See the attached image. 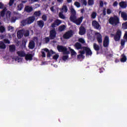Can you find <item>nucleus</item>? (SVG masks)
I'll use <instances>...</instances> for the list:
<instances>
[{
	"instance_id": "393cba45",
	"label": "nucleus",
	"mask_w": 127,
	"mask_h": 127,
	"mask_svg": "<svg viewBox=\"0 0 127 127\" xmlns=\"http://www.w3.org/2000/svg\"><path fill=\"white\" fill-rule=\"evenodd\" d=\"M121 57H122V58H121L120 60L121 62H122V63H125V62H127V57L124 54L121 55Z\"/></svg>"
},
{
	"instance_id": "c85d7f7f",
	"label": "nucleus",
	"mask_w": 127,
	"mask_h": 127,
	"mask_svg": "<svg viewBox=\"0 0 127 127\" xmlns=\"http://www.w3.org/2000/svg\"><path fill=\"white\" fill-rule=\"evenodd\" d=\"M11 15V12L10 11H7L6 13V18L7 20L10 19V16Z\"/></svg>"
},
{
	"instance_id": "9b49d317",
	"label": "nucleus",
	"mask_w": 127,
	"mask_h": 127,
	"mask_svg": "<svg viewBox=\"0 0 127 127\" xmlns=\"http://www.w3.org/2000/svg\"><path fill=\"white\" fill-rule=\"evenodd\" d=\"M60 24H61V20L57 19L51 24V27L55 28V27H56V26H59Z\"/></svg>"
},
{
	"instance_id": "c756f323",
	"label": "nucleus",
	"mask_w": 127,
	"mask_h": 127,
	"mask_svg": "<svg viewBox=\"0 0 127 127\" xmlns=\"http://www.w3.org/2000/svg\"><path fill=\"white\" fill-rule=\"evenodd\" d=\"M70 21H72V22H75V20H76V18L77 17H76V14L71 15L70 16Z\"/></svg>"
},
{
	"instance_id": "3c124183",
	"label": "nucleus",
	"mask_w": 127,
	"mask_h": 127,
	"mask_svg": "<svg viewBox=\"0 0 127 127\" xmlns=\"http://www.w3.org/2000/svg\"><path fill=\"white\" fill-rule=\"evenodd\" d=\"M42 18L43 20H44V21H46V20H47V16H46V15L45 14L43 15L42 16Z\"/></svg>"
},
{
	"instance_id": "1a4fd4ad",
	"label": "nucleus",
	"mask_w": 127,
	"mask_h": 127,
	"mask_svg": "<svg viewBox=\"0 0 127 127\" xmlns=\"http://www.w3.org/2000/svg\"><path fill=\"white\" fill-rule=\"evenodd\" d=\"M110 44V39L109 36H106L103 41V46L105 48L109 47V44Z\"/></svg>"
},
{
	"instance_id": "b1692460",
	"label": "nucleus",
	"mask_w": 127,
	"mask_h": 127,
	"mask_svg": "<svg viewBox=\"0 0 127 127\" xmlns=\"http://www.w3.org/2000/svg\"><path fill=\"white\" fill-rule=\"evenodd\" d=\"M37 24L40 28H43V26H44V22L42 20H40L37 21Z\"/></svg>"
},
{
	"instance_id": "2f4dec72",
	"label": "nucleus",
	"mask_w": 127,
	"mask_h": 127,
	"mask_svg": "<svg viewBox=\"0 0 127 127\" xmlns=\"http://www.w3.org/2000/svg\"><path fill=\"white\" fill-rule=\"evenodd\" d=\"M34 15L36 17H39L41 15V11L40 10L35 11L34 13Z\"/></svg>"
},
{
	"instance_id": "39448f33",
	"label": "nucleus",
	"mask_w": 127,
	"mask_h": 127,
	"mask_svg": "<svg viewBox=\"0 0 127 127\" xmlns=\"http://www.w3.org/2000/svg\"><path fill=\"white\" fill-rule=\"evenodd\" d=\"M74 33H73V30H70L66 32L63 35L64 39H70L72 36H73Z\"/></svg>"
},
{
	"instance_id": "f704fd0d",
	"label": "nucleus",
	"mask_w": 127,
	"mask_h": 127,
	"mask_svg": "<svg viewBox=\"0 0 127 127\" xmlns=\"http://www.w3.org/2000/svg\"><path fill=\"white\" fill-rule=\"evenodd\" d=\"M96 17H97V12H96L95 11L92 12L91 15V18H92L93 19H95V18H96Z\"/></svg>"
},
{
	"instance_id": "e433bc0d",
	"label": "nucleus",
	"mask_w": 127,
	"mask_h": 127,
	"mask_svg": "<svg viewBox=\"0 0 127 127\" xmlns=\"http://www.w3.org/2000/svg\"><path fill=\"white\" fill-rule=\"evenodd\" d=\"M23 4L20 3V4L17 5V10H21L22 8H23Z\"/></svg>"
},
{
	"instance_id": "774afa93",
	"label": "nucleus",
	"mask_w": 127,
	"mask_h": 127,
	"mask_svg": "<svg viewBox=\"0 0 127 127\" xmlns=\"http://www.w3.org/2000/svg\"><path fill=\"white\" fill-rule=\"evenodd\" d=\"M43 50H44V51H45V52H47V53L49 51V50L47 48H45V49H43Z\"/></svg>"
},
{
	"instance_id": "a211bd4d",
	"label": "nucleus",
	"mask_w": 127,
	"mask_h": 127,
	"mask_svg": "<svg viewBox=\"0 0 127 127\" xmlns=\"http://www.w3.org/2000/svg\"><path fill=\"white\" fill-rule=\"evenodd\" d=\"M35 47V43H34V41H31L28 45V48L29 49H33Z\"/></svg>"
},
{
	"instance_id": "f8f14e48",
	"label": "nucleus",
	"mask_w": 127,
	"mask_h": 127,
	"mask_svg": "<svg viewBox=\"0 0 127 127\" xmlns=\"http://www.w3.org/2000/svg\"><path fill=\"white\" fill-rule=\"evenodd\" d=\"M83 19H84V16H82L78 19H76L74 21V23L76 24V25H80L81 23H82V21H83Z\"/></svg>"
},
{
	"instance_id": "13d9d810",
	"label": "nucleus",
	"mask_w": 127,
	"mask_h": 127,
	"mask_svg": "<svg viewBox=\"0 0 127 127\" xmlns=\"http://www.w3.org/2000/svg\"><path fill=\"white\" fill-rule=\"evenodd\" d=\"M100 7H103L104 6V2L102 0L99 1Z\"/></svg>"
},
{
	"instance_id": "cd10ccee",
	"label": "nucleus",
	"mask_w": 127,
	"mask_h": 127,
	"mask_svg": "<svg viewBox=\"0 0 127 127\" xmlns=\"http://www.w3.org/2000/svg\"><path fill=\"white\" fill-rule=\"evenodd\" d=\"M53 54H55V52H54L53 50H51L50 51H49L47 52V57L50 58V57H51V55H53Z\"/></svg>"
},
{
	"instance_id": "052dcab7",
	"label": "nucleus",
	"mask_w": 127,
	"mask_h": 127,
	"mask_svg": "<svg viewBox=\"0 0 127 127\" xmlns=\"http://www.w3.org/2000/svg\"><path fill=\"white\" fill-rule=\"evenodd\" d=\"M107 14H111L112 13V10L111 9H107Z\"/></svg>"
},
{
	"instance_id": "603ef678",
	"label": "nucleus",
	"mask_w": 127,
	"mask_h": 127,
	"mask_svg": "<svg viewBox=\"0 0 127 127\" xmlns=\"http://www.w3.org/2000/svg\"><path fill=\"white\" fill-rule=\"evenodd\" d=\"M3 42L6 44H9L10 43V41H9V40H8L7 39H4L3 40Z\"/></svg>"
},
{
	"instance_id": "8fccbe9b",
	"label": "nucleus",
	"mask_w": 127,
	"mask_h": 127,
	"mask_svg": "<svg viewBox=\"0 0 127 127\" xmlns=\"http://www.w3.org/2000/svg\"><path fill=\"white\" fill-rule=\"evenodd\" d=\"M58 58H59V55L58 54L54 55L53 57V59H54V60H57Z\"/></svg>"
},
{
	"instance_id": "aec40b11",
	"label": "nucleus",
	"mask_w": 127,
	"mask_h": 127,
	"mask_svg": "<svg viewBox=\"0 0 127 127\" xmlns=\"http://www.w3.org/2000/svg\"><path fill=\"white\" fill-rule=\"evenodd\" d=\"M93 48L95 51H97V54H99V52L100 51V46H99L96 43L93 44Z\"/></svg>"
},
{
	"instance_id": "338daca9",
	"label": "nucleus",
	"mask_w": 127,
	"mask_h": 127,
	"mask_svg": "<svg viewBox=\"0 0 127 127\" xmlns=\"http://www.w3.org/2000/svg\"><path fill=\"white\" fill-rule=\"evenodd\" d=\"M12 29H13V27H12L11 26H8V30H9V31L12 30Z\"/></svg>"
},
{
	"instance_id": "bb28decb",
	"label": "nucleus",
	"mask_w": 127,
	"mask_h": 127,
	"mask_svg": "<svg viewBox=\"0 0 127 127\" xmlns=\"http://www.w3.org/2000/svg\"><path fill=\"white\" fill-rule=\"evenodd\" d=\"M6 10H7V9L5 7L0 12V16H1V17H4V15H5V12H6Z\"/></svg>"
},
{
	"instance_id": "49530a36",
	"label": "nucleus",
	"mask_w": 127,
	"mask_h": 127,
	"mask_svg": "<svg viewBox=\"0 0 127 127\" xmlns=\"http://www.w3.org/2000/svg\"><path fill=\"white\" fill-rule=\"evenodd\" d=\"M85 58V57L83 55H81L80 54L78 55H77V59H84Z\"/></svg>"
},
{
	"instance_id": "09e8293b",
	"label": "nucleus",
	"mask_w": 127,
	"mask_h": 127,
	"mask_svg": "<svg viewBox=\"0 0 127 127\" xmlns=\"http://www.w3.org/2000/svg\"><path fill=\"white\" fill-rule=\"evenodd\" d=\"M78 41L82 44H84V43H85V40H84L83 38H79L78 39Z\"/></svg>"
},
{
	"instance_id": "72a5a7b5",
	"label": "nucleus",
	"mask_w": 127,
	"mask_h": 127,
	"mask_svg": "<svg viewBox=\"0 0 127 127\" xmlns=\"http://www.w3.org/2000/svg\"><path fill=\"white\" fill-rule=\"evenodd\" d=\"M69 9L70 10L71 15L76 14V10H75V9H74V8H73V6H71Z\"/></svg>"
},
{
	"instance_id": "4c0bfd02",
	"label": "nucleus",
	"mask_w": 127,
	"mask_h": 127,
	"mask_svg": "<svg viewBox=\"0 0 127 127\" xmlns=\"http://www.w3.org/2000/svg\"><path fill=\"white\" fill-rule=\"evenodd\" d=\"M65 28H66V26H65V25H63L59 27V30L60 31H63V30L65 29Z\"/></svg>"
},
{
	"instance_id": "c03bdc74",
	"label": "nucleus",
	"mask_w": 127,
	"mask_h": 127,
	"mask_svg": "<svg viewBox=\"0 0 127 127\" xmlns=\"http://www.w3.org/2000/svg\"><path fill=\"white\" fill-rule=\"evenodd\" d=\"M74 5L76 6V7H80L81 6V4H80V2L78 1H75L74 3Z\"/></svg>"
},
{
	"instance_id": "423d86ee",
	"label": "nucleus",
	"mask_w": 127,
	"mask_h": 127,
	"mask_svg": "<svg viewBox=\"0 0 127 127\" xmlns=\"http://www.w3.org/2000/svg\"><path fill=\"white\" fill-rule=\"evenodd\" d=\"M56 35H57V32L55 30V28L52 29L50 31L49 38L51 40H53L56 38Z\"/></svg>"
},
{
	"instance_id": "69168bd1",
	"label": "nucleus",
	"mask_w": 127,
	"mask_h": 127,
	"mask_svg": "<svg viewBox=\"0 0 127 127\" xmlns=\"http://www.w3.org/2000/svg\"><path fill=\"white\" fill-rule=\"evenodd\" d=\"M4 5H3V4L1 2H0V9H2V8H3V6Z\"/></svg>"
},
{
	"instance_id": "4d7b16f0",
	"label": "nucleus",
	"mask_w": 127,
	"mask_h": 127,
	"mask_svg": "<svg viewBox=\"0 0 127 127\" xmlns=\"http://www.w3.org/2000/svg\"><path fill=\"white\" fill-rule=\"evenodd\" d=\"M13 2H14V0H10L9 2V6H12V4H13Z\"/></svg>"
},
{
	"instance_id": "7c9ffc66",
	"label": "nucleus",
	"mask_w": 127,
	"mask_h": 127,
	"mask_svg": "<svg viewBox=\"0 0 127 127\" xmlns=\"http://www.w3.org/2000/svg\"><path fill=\"white\" fill-rule=\"evenodd\" d=\"M6 48V46L4 44L3 42H0V49H5Z\"/></svg>"
},
{
	"instance_id": "a19ab883",
	"label": "nucleus",
	"mask_w": 127,
	"mask_h": 127,
	"mask_svg": "<svg viewBox=\"0 0 127 127\" xmlns=\"http://www.w3.org/2000/svg\"><path fill=\"white\" fill-rule=\"evenodd\" d=\"M70 51L71 52V56H74V55H76L77 54V53H76V52H75V51L71 48H70Z\"/></svg>"
},
{
	"instance_id": "6e6552de",
	"label": "nucleus",
	"mask_w": 127,
	"mask_h": 127,
	"mask_svg": "<svg viewBox=\"0 0 127 127\" xmlns=\"http://www.w3.org/2000/svg\"><path fill=\"white\" fill-rule=\"evenodd\" d=\"M95 35L97 36L96 39L99 44H102V42H103V39H102L103 37L102 36V35L101 34V33L99 32H96L95 33Z\"/></svg>"
},
{
	"instance_id": "c9c22d12",
	"label": "nucleus",
	"mask_w": 127,
	"mask_h": 127,
	"mask_svg": "<svg viewBox=\"0 0 127 127\" xmlns=\"http://www.w3.org/2000/svg\"><path fill=\"white\" fill-rule=\"evenodd\" d=\"M22 48H26V41L22 40V45H21Z\"/></svg>"
},
{
	"instance_id": "f03ea898",
	"label": "nucleus",
	"mask_w": 127,
	"mask_h": 127,
	"mask_svg": "<svg viewBox=\"0 0 127 127\" xmlns=\"http://www.w3.org/2000/svg\"><path fill=\"white\" fill-rule=\"evenodd\" d=\"M34 20H35V16H31L28 18H27L25 20H23L21 23L23 26L26 25V24H31V23H33L34 22Z\"/></svg>"
},
{
	"instance_id": "5fc2aeb1",
	"label": "nucleus",
	"mask_w": 127,
	"mask_h": 127,
	"mask_svg": "<svg viewBox=\"0 0 127 127\" xmlns=\"http://www.w3.org/2000/svg\"><path fill=\"white\" fill-rule=\"evenodd\" d=\"M121 46H125V44H126V41H125V40H121Z\"/></svg>"
},
{
	"instance_id": "6e6d98bb",
	"label": "nucleus",
	"mask_w": 127,
	"mask_h": 127,
	"mask_svg": "<svg viewBox=\"0 0 127 127\" xmlns=\"http://www.w3.org/2000/svg\"><path fill=\"white\" fill-rule=\"evenodd\" d=\"M81 2H82V4H83V5H85V6H86V5H87V0H81Z\"/></svg>"
},
{
	"instance_id": "79ce46f5",
	"label": "nucleus",
	"mask_w": 127,
	"mask_h": 127,
	"mask_svg": "<svg viewBox=\"0 0 127 127\" xmlns=\"http://www.w3.org/2000/svg\"><path fill=\"white\" fill-rule=\"evenodd\" d=\"M122 28L123 29H127V22L122 24Z\"/></svg>"
},
{
	"instance_id": "ddd939ff",
	"label": "nucleus",
	"mask_w": 127,
	"mask_h": 127,
	"mask_svg": "<svg viewBox=\"0 0 127 127\" xmlns=\"http://www.w3.org/2000/svg\"><path fill=\"white\" fill-rule=\"evenodd\" d=\"M86 33V29L83 26H81L79 28V34L80 35H84Z\"/></svg>"
},
{
	"instance_id": "4468645a",
	"label": "nucleus",
	"mask_w": 127,
	"mask_h": 127,
	"mask_svg": "<svg viewBox=\"0 0 127 127\" xmlns=\"http://www.w3.org/2000/svg\"><path fill=\"white\" fill-rule=\"evenodd\" d=\"M75 48L77 49V50H80V49H83V47H82V45L79 43L76 42L74 45Z\"/></svg>"
},
{
	"instance_id": "680f3d73",
	"label": "nucleus",
	"mask_w": 127,
	"mask_h": 127,
	"mask_svg": "<svg viewBox=\"0 0 127 127\" xmlns=\"http://www.w3.org/2000/svg\"><path fill=\"white\" fill-rule=\"evenodd\" d=\"M103 14L104 16H106V8H103Z\"/></svg>"
},
{
	"instance_id": "864d4df0",
	"label": "nucleus",
	"mask_w": 127,
	"mask_h": 127,
	"mask_svg": "<svg viewBox=\"0 0 127 127\" xmlns=\"http://www.w3.org/2000/svg\"><path fill=\"white\" fill-rule=\"evenodd\" d=\"M45 41L46 43H48V42H49V41H50V38L47 37L45 38Z\"/></svg>"
},
{
	"instance_id": "f3484780",
	"label": "nucleus",
	"mask_w": 127,
	"mask_h": 127,
	"mask_svg": "<svg viewBox=\"0 0 127 127\" xmlns=\"http://www.w3.org/2000/svg\"><path fill=\"white\" fill-rule=\"evenodd\" d=\"M23 34H24L23 31H22V30H20L17 33V36L18 38L20 39V38H22L23 37Z\"/></svg>"
},
{
	"instance_id": "20e7f679",
	"label": "nucleus",
	"mask_w": 127,
	"mask_h": 127,
	"mask_svg": "<svg viewBox=\"0 0 127 127\" xmlns=\"http://www.w3.org/2000/svg\"><path fill=\"white\" fill-rule=\"evenodd\" d=\"M111 36H114L115 41H120L121 37L122 36V31H121L120 29H118L117 30L115 35L114 34H111Z\"/></svg>"
},
{
	"instance_id": "dca6fc26",
	"label": "nucleus",
	"mask_w": 127,
	"mask_h": 127,
	"mask_svg": "<svg viewBox=\"0 0 127 127\" xmlns=\"http://www.w3.org/2000/svg\"><path fill=\"white\" fill-rule=\"evenodd\" d=\"M33 57V55L31 54H26L25 56V59L27 61H28V60H32Z\"/></svg>"
},
{
	"instance_id": "0e129e2a",
	"label": "nucleus",
	"mask_w": 127,
	"mask_h": 127,
	"mask_svg": "<svg viewBox=\"0 0 127 127\" xmlns=\"http://www.w3.org/2000/svg\"><path fill=\"white\" fill-rule=\"evenodd\" d=\"M118 1H115L114 3H113V6H118Z\"/></svg>"
},
{
	"instance_id": "412c9836",
	"label": "nucleus",
	"mask_w": 127,
	"mask_h": 127,
	"mask_svg": "<svg viewBox=\"0 0 127 127\" xmlns=\"http://www.w3.org/2000/svg\"><path fill=\"white\" fill-rule=\"evenodd\" d=\"M121 17H122V18H123V20H127V14L126 12H122V11H120L119 13H121Z\"/></svg>"
},
{
	"instance_id": "37998d69",
	"label": "nucleus",
	"mask_w": 127,
	"mask_h": 127,
	"mask_svg": "<svg viewBox=\"0 0 127 127\" xmlns=\"http://www.w3.org/2000/svg\"><path fill=\"white\" fill-rule=\"evenodd\" d=\"M69 58V56L68 55L66 56H63L62 57V60L63 61H66V60H68V58Z\"/></svg>"
},
{
	"instance_id": "2eb2a0df",
	"label": "nucleus",
	"mask_w": 127,
	"mask_h": 127,
	"mask_svg": "<svg viewBox=\"0 0 127 127\" xmlns=\"http://www.w3.org/2000/svg\"><path fill=\"white\" fill-rule=\"evenodd\" d=\"M119 5L120 7H121V8H123V9L127 8V2L122 1L119 3Z\"/></svg>"
},
{
	"instance_id": "5701e85b",
	"label": "nucleus",
	"mask_w": 127,
	"mask_h": 127,
	"mask_svg": "<svg viewBox=\"0 0 127 127\" xmlns=\"http://www.w3.org/2000/svg\"><path fill=\"white\" fill-rule=\"evenodd\" d=\"M17 54L20 57H25V55L26 54H25V52H24V51H20L17 52Z\"/></svg>"
},
{
	"instance_id": "4be33fe9",
	"label": "nucleus",
	"mask_w": 127,
	"mask_h": 127,
	"mask_svg": "<svg viewBox=\"0 0 127 127\" xmlns=\"http://www.w3.org/2000/svg\"><path fill=\"white\" fill-rule=\"evenodd\" d=\"M61 12H64L66 13V12H67L68 11V7H67V5H64L62 8L60 9Z\"/></svg>"
},
{
	"instance_id": "de8ad7c7",
	"label": "nucleus",
	"mask_w": 127,
	"mask_h": 127,
	"mask_svg": "<svg viewBox=\"0 0 127 127\" xmlns=\"http://www.w3.org/2000/svg\"><path fill=\"white\" fill-rule=\"evenodd\" d=\"M88 5H93L94 4V0H88Z\"/></svg>"
},
{
	"instance_id": "7ed1b4c3",
	"label": "nucleus",
	"mask_w": 127,
	"mask_h": 127,
	"mask_svg": "<svg viewBox=\"0 0 127 127\" xmlns=\"http://www.w3.org/2000/svg\"><path fill=\"white\" fill-rule=\"evenodd\" d=\"M57 49L59 52H63L64 55L66 54H70V52L68 51V49L66 47H64L61 45H58L57 46Z\"/></svg>"
},
{
	"instance_id": "f257e3e1",
	"label": "nucleus",
	"mask_w": 127,
	"mask_h": 127,
	"mask_svg": "<svg viewBox=\"0 0 127 127\" xmlns=\"http://www.w3.org/2000/svg\"><path fill=\"white\" fill-rule=\"evenodd\" d=\"M108 21L110 24L114 26H117L120 24V18L116 15H114L113 17H110Z\"/></svg>"
},
{
	"instance_id": "e2e57ef3",
	"label": "nucleus",
	"mask_w": 127,
	"mask_h": 127,
	"mask_svg": "<svg viewBox=\"0 0 127 127\" xmlns=\"http://www.w3.org/2000/svg\"><path fill=\"white\" fill-rule=\"evenodd\" d=\"M85 51L84 50V49H83V51H79V53H80V54L81 55L85 54Z\"/></svg>"
},
{
	"instance_id": "ea45409f",
	"label": "nucleus",
	"mask_w": 127,
	"mask_h": 127,
	"mask_svg": "<svg viewBox=\"0 0 127 127\" xmlns=\"http://www.w3.org/2000/svg\"><path fill=\"white\" fill-rule=\"evenodd\" d=\"M29 30H27L24 31V36L25 37H27V36H29Z\"/></svg>"
},
{
	"instance_id": "a18cd8bd",
	"label": "nucleus",
	"mask_w": 127,
	"mask_h": 127,
	"mask_svg": "<svg viewBox=\"0 0 127 127\" xmlns=\"http://www.w3.org/2000/svg\"><path fill=\"white\" fill-rule=\"evenodd\" d=\"M16 17H12L11 18V19H10V21L11 22H12V23L15 22V21H16Z\"/></svg>"
},
{
	"instance_id": "6ab92c4d",
	"label": "nucleus",
	"mask_w": 127,
	"mask_h": 127,
	"mask_svg": "<svg viewBox=\"0 0 127 127\" xmlns=\"http://www.w3.org/2000/svg\"><path fill=\"white\" fill-rule=\"evenodd\" d=\"M24 9H25V11H26V12H28V13H29V12H31V11L33 10V8H32L30 6L28 5L25 6Z\"/></svg>"
},
{
	"instance_id": "473e14b6",
	"label": "nucleus",
	"mask_w": 127,
	"mask_h": 127,
	"mask_svg": "<svg viewBox=\"0 0 127 127\" xmlns=\"http://www.w3.org/2000/svg\"><path fill=\"white\" fill-rule=\"evenodd\" d=\"M59 16L62 19H65V18H66V17L65 16V15H64V14H63V12L61 11L59 13Z\"/></svg>"
},
{
	"instance_id": "bf43d9fd",
	"label": "nucleus",
	"mask_w": 127,
	"mask_h": 127,
	"mask_svg": "<svg viewBox=\"0 0 127 127\" xmlns=\"http://www.w3.org/2000/svg\"><path fill=\"white\" fill-rule=\"evenodd\" d=\"M41 53H42V57H43V58H45V57H46V54H45V52L42 51Z\"/></svg>"
},
{
	"instance_id": "58836bf2",
	"label": "nucleus",
	"mask_w": 127,
	"mask_h": 127,
	"mask_svg": "<svg viewBox=\"0 0 127 127\" xmlns=\"http://www.w3.org/2000/svg\"><path fill=\"white\" fill-rule=\"evenodd\" d=\"M5 31V28L3 26H0V32L3 33Z\"/></svg>"
},
{
	"instance_id": "a878e982",
	"label": "nucleus",
	"mask_w": 127,
	"mask_h": 127,
	"mask_svg": "<svg viewBox=\"0 0 127 127\" xmlns=\"http://www.w3.org/2000/svg\"><path fill=\"white\" fill-rule=\"evenodd\" d=\"M9 51L10 52H15L16 48L15 45H11L9 46Z\"/></svg>"
},
{
	"instance_id": "9d476101",
	"label": "nucleus",
	"mask_w": 127,
	"mask_h": 127,
	"mask_svg": "<svg viewBox=\"0 0 127 127\" xmlns=\"http://www.w3.org/2000/svg\"><path fill=\"white\" fill-rule=\"evenodd\" d=\"M83 49H84L86 56H92V54H93V53H92L91 49L87 47H83Z\"/></svg>"
},
{
	"instance_id": "0eeeda50",
	"label": "nucleus",
	"mask_w": 127,
	"mask_h": 127,
	"mask_svg": "<svg viewBox=\"0 0 127 127\" xmlns=\"http://www.w3.org/2000/svg\"><path fill=\"white\" fill-rule=\"evenodd\" d=\"M92 25L95 29H97V30H101V25L99 23L98 21L96 20H93L92 22Z\"/></svg>"
}]
</instances>
